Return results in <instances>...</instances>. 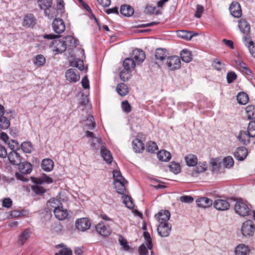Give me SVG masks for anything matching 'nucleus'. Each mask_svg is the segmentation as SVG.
I'll use <instances>...</instances> for the list:
<instances>
[{"label": "nucleus", "mask_w": 255, "mask_h": 255, "mask_svg": "<svg viewBox=\"0 0 255 255\" xmlns=\"http://www.w3.org/2000/svg\"><path fill=\"white\" fill-rule=\"evenodd\" d=\"M235 212L241 216H252L255 220V211H252L246 201L238 200L234 205Z\"/></svg>", "instance_id": "f257e3e1"}, {"label": "nucleus", "mask_w": 255, "mask_h": 255, "mask_svg": "<svg viewBox=\"0 0 255 255\" xmlns=\"http://www.w3.org/2000/svg\"><path fill=\"white\" fill-rule=\"evenodd\" d=\"M43 37L47 39H54L51 42L50 47L56 54L66 51V46L62 39H58L59 36L54 34H45Z\"/></svg>", "instance_id": "f03ea898"}, {"label": "nucleus", "mask_w": 255, "mask_h": 255, "mask_svg": "<svg viewBox=\"0 0 255 255\" xmlns=\"http://www.w3.org/2000/svg\"><path fill=\"white\" fill-rule=\"evenodd\" d=\"M166 64L167 68L171 71L178 69L181 66V61L179 57L172 56L166 59Z\"/></svg>", "instance_id": "7ed1b4c3"}, {"label": "nucleus", "mask_w": 255, "mask_h": 255, "mask_svg": "<svg viewBox=\"0 0 255 255\" xmlns=\"http://www.w3.org/2000/svg\"><path fill=\"white\" fill-rule=\"evenodd\" d=\"M241 231L245 237L252 236L255 232V225L253 221L247 220L243 224Z\"/></svg>", "instance_id": "20e7f679"}, {"label": "nucleus", "mask_w": 255, "mask_h": 255, "mask_svg": "<svg viewBox=\"0 0 255 255\" xmlns=\"http://www.w3.org/2000/svg\"><path fill=\"white\" fill-rule=\"evenodd\" d=\"M86 136L91 138V146L93 150L98 149L102 144V140L101 137H97L94 134L90 131H86Z\"/></svg>", "instance_id": "39448f33"}, {"label": "nucleus", "mask_w": 255, "mask_h": 255, "mask_svg": "<svg viewBox=\"0 0 255 255\" xmlns=\"http://www.w3.org/2000/svg\"><path fill=\"white\" fill-rule=\"evenodd\" d=\"M65 77L69 82L76 83L80 80V76L76 69L70 68L65 72Z\"/></svg>", "instance_id": "423d86ee"}, {"label": "nucleus", "mask_w": 255, "mask_h": 255, "mask_svg": "<svg viewBox=\"0 0 255 255\" xmlns=\"http://www.w3.org/2000/svg\"><path fill=\"white\" fill-rule=\"evenodd\" d=\"M52 27L54 31L58 34L63 33L65 30V25L63 20L61 18H55L52 23Z\"/></svg>", "instance_id": "0eeeda50"}, {"label": "nucleus", "mask_w": 255, "mask_h": 255, "mask_svg": "<svg viewBox=\"0 0 255 255\" xmlns=\"http://www.w3.org/2000/svg\"><path fill=\"white\" fill-rule=\"evenodd\" d=\"M158 235L162 237H168L171 230V226L168 223H160L159 224L157 229Z\"/></svg>", "instance_id": "6e6552de"}, {"label": "nucleus", "mask_w": 255, "mask_h": 255, "mask_svg": "<svg viewBox=\"0 0 255 255\" xmlns=\"http://www.w3.org/2000/svg\"><path fill=\"white\" fill-rule=\"evenodd\" d=\"M130 58L138 64L142 63L145 59V55L144 51L139 49L133 50L130 55Z\"/></svg>", "instance_id": "1a4fd4ad"}, {"label": "nucleus", "mask_w": 255, "mask_h": 255, "mask_svg": "<svg viewBox=\"0 0 255 255\" xmlns=\"http://www.w3.org/2000/svg\"><path fill=\"white\" fill-rule=\"evenodd\" d=\"M95 228L97 232L103 237L109 236L112 232V230L110 227L106 226L105 223L103 222H101L97 224Z\"/></svg>", "instance_id": "9d476101"}, {"label": "nucleus", "mask_w": 255, "mask_h": 255, "mask_svg": "<svg viewBox=\"0 0 255 255\" xmlns=\"http://www.w3.org/2000/svg\"><path fill=\"white\" fill-rule=\"evenodd\" d=\"M75 224L77 229L82 232L88 230L91 226L90 221L86 218L77 219Z\"/></svg>", "instance_id": "9b49d317"}, {"label": "nucleus", "mask_w": 255, "mask_h": 255, "mask_svg": "<svg viewBox=\"0 0 255 255\" xmlns=\"http://www.w3.org/2000/svg\"><path fill=\"white\" fill-rule=\"evenodd\" d=\"M229 10L231 14L235 17H240L242 14L241 5L237 1H233L231 3Z\"/></svg>", "instance_id": "f8f14e48"}, {"label": "nucleus", "mask_w": 255, "mask_h": 255, "mask_svg": "<svg viewBox=\"0 0 255 255\" xmlns=\"http://www.w3.org/2000/svg\"><path fill=\"white\" fill-rule=\"evenodd\" d=\"M214 207L219 211H226L229 209L230 204L226 200L217 199L213 202Z\"/></svg>", "instance_id": "ddd939ff"}, {"label": "nucleus", "mask_w": 255, "mask_h": 255, "mask_svg": "<svg viewBox=\"0 0 255 255\" xmlns=\"http://www.w3.org/2000/svg\"><path fill=\"white\" fill-rule=\"evenodd\" d=\"M170 217V213L167 210H161L155 215L159 224L167 223Z\"/></svg>", "instance_id": "4468645a"}, {"label": "nucleus", "mask_w": 255, "mask_h": 255, "mask_svg": "<svg viewBox=\"0 0 255 255\" xmlns=\"http://www.w3.org/2000/svg\"><path fill=\"white\" fill-rule=\"evenodd\" d=\"M7 158L9 162L14 165H18L21 163V157L16 151H11L8 154Z\"/></svg>", "instance_id": "2eb2a0df"}, {"label": "nucleus", "mask_w": 255, "mask_h": 255, "mask_svg": "<svg viewBox=\"0 0 255 255\" xmlns=\"http://www.w3.org/2000/svg\"><path fill=\"white\" fill-rule=\"evenodd\" d=\"M53 212L55 217L59 220L65 219L68 215L67 210L63 209L62 205L61 206H56Z\"/></svg>", "instance_id": "dca6fc26"}, {"label": "nucleus", "mask_w": 255, "mask_h": 255, "mask_svg": "<svg viewBox=\"0 0 255 255\" xmlns=\"http://www.w3.org/2000/svg\"><path fill=\"white\" fill-rule=\"evenodd\" d=\"M237 137L240 142L244 145L248 144L250 142V138H253L246 130L240 131Z\"/></svg>", "instance_id": "f3484780"}, {"label": "nucleus", "mask_w": 255, "mask_h": 255, "mask_svg": "<svg viewBox=\"0 0 255 255\" xmlns=\"http://www.w3.org/2000/svg\"><path fill=\"white\" fill-rule=\"evenodd\" d=\"M64 42V45L66 46V50L72 49L75 48L77 45V41L72 36H67L62 38Z\"/></svg>", "instance_id": "a211bd4d"}, {"label": "nucleus", "mask_w": 255, "mask_h": 255, "mask_svg": "<svg viewBox=\"0 0 255 255\" xmlns=\"http://www.w3.org/2000/svg\"><path fill=\"white\" fill-rule=\"evenodd\" d=\"M248 155V150L245 147H240L237 149L234 153L236 159L238 160H243Z\"/></svg>", "instance_id": "6ab92c4d"}, {"label": "nucleus", "mask_w": 255, "mask_h": 255, "mask_svg": "<svg viewBox=\"0 0 255 255\" xmlns=\"http://www.w3.org/2000/svg\"><path fill=\"white\" fill-rule=\"evenodd\" d=\"M101 154L104 160L107 163H111L113 161V156L111 151L104 146L101 147Z\"/></svg>", "instance_id": "aec40b11"}, {"label": "nucleus", "mask_w": 255, "mask_h": 255, "mask_svg": "<svg viewBox=\"0 0 255 255\" xmlns=\"http://www.w3.org/2000/svg\"><path fill=\"white\" fill-rule=\"evenodd\" d=\"M55 248L61 249L55 255H72V251L64 244L57 245Z\"/></svg>", "instance_id": "412c9836"}, {"label": "nucleus", "mask_w": 255, "mask_h": 255, "mask_svg": "<svg viewBox=\"0 0 255 255\" xmlns=\"http://www.w3.org/2000/svg\"><path fill=\"white\" fill-rule=\"evenodd\" d=\"M197 206L201 208H206L210 207L213 204V201L207 197H202L196 201Z\"/></svg>", "instance_id": "4be33fe9"}, {"label": "nucleus", "mask_w": 255, "mask_h": 255, "mask_svg": "<svg viewBox=\"0 0 255 255\" xmlns=\"http://www.w3.org/2000/svg\"><path fill=\"white\" fill-rule=\"evenodd\" d=\"M238 26L240 31L244 34H248L250 32V25L245 19H241L239 21Z\"/></svg>", "instance_id": "5701e85b"}, {"label": "nucleus", "mask_w": 255, "mask_h": 255, "mask_svg": "<svg viewBox=\"0 0 255 255\" xmlns=\"http://www.w3.org/2000/svg\"><path fill=\"white\" fill-rule=\"evenodd\" d=\"M42 168L46 172L52 171L54 167V162L49 158H46L42 160L41 163Z\"/></svg>", "instance_id": "b1692460"}, {"label": "nucleus", "mask_w": 255, "mask_h": 255, "mask_svg": "<svg viewBox=\"0 0 255 255\" xmlns=\"http://www.w3.org/2000/svg\"><path fill=\"white\" fill-rule=\"evenodd\" d=\"M120 12L124 16L129 17L133 14L134 9L131 6L125 4L121 6Z\"/></svg>", "instance_id": "393cba45"}, {"label": "nucleus", "mask_w": 255, "mask_h": 255, "mask_svg": "<svg viewBox=\"0 0 255 255\" xmlns=\"http://www.w3.org/2000/svg\"><path fill=\"white\" fill-rule=\"evenodd\" d=\"M125 182V180L114 181L115 188L119 194L123 195L126 192V188Z\"/></svg>", "instance_id": "a878e982"}, {"label": "nucleus", "mask_w": 255, "mask_h": 255, "mask_svg": "<svg viewBox=\"0 0 255 255\" xmlns=\"http://www.w3.org/2000/svg\"><path fill=\"white\" fill-rule=\"evenodd\" d=\"M30 231L29 229H26L23 231L19 236L18 243L22 246L27 241L30 235Z\"/></svg>", "instance_id": "bb28decb"}, {"label": "nucleus", "mask_w": 255, "mask_h": 255, "mask_svg": "<svg viewBox=\"0 0 255 255\" xmlns=\"http://www.w3.org/2000/svg\"><path fill=\"white\" fill-rule=\"evenodd\" d=\"M132 148L135 152H141L144 149V144L140 139L136 138L132 141Z\"/></svg>", "instance_id": "cd10ccee"}, {"label": "nucleus", "mask_w": 255, "mask_h": 255, "mask_svg": "<svg viewBox=\"0 0 255 255\" xmlns=\"http://www.w3.org/2000/svg\"><path fill=\"white\" fill-rule=\"evenodd\" d=\"M158 159L161 161H168L171 157V153L165 150H162L159 151L157 154Z\"/></svg>", "instance_id": "c85d7f7f"}, {"label": "nucleus", "mask_w": 255, "mask_h": 255, "mask_svg": "<svg viewBox=\"0 0 255 255\" xmlns=\"http://www.w3.org/2000/svg\"><path fill=\"white\" fill-rule=\"evenodd\" d=\"M44 10L45 15L49 19H52L57 15V9L52 6V5Z\"/></svg>", "instance_id": "c756f323"}, {"label": "nucleus", "mask_w": 255, "mask_h": 255, "mask_svg": "<svg viewBox=\"0 0 255 255\" xmlns=\"http://www.w3.org/2000/svg\"><path fill=\"white\" fill-rule=\"evenodd\" d=\"M19 165V170L21 173L29 174L32 170V165L30 163L23 162Z\"/></svg>", "instance_id": "7c9ffc66"}, {"label": "nucleus", "mask_w": 255, "mask_h": 255, "mask_svg": "<svg viewBox=\"0 0 255 255\" xmlns=\"http://www.w3.org/2000/svg\"><path fill=\"white\" fill-rule=\"evenodd\" d=\"M208 168L207 164L206 162H199L196 168H194L192 172V176H196V174L199 173L205 172Z\"/></svg>", "instance_id": "2f4dec72"}, {"label": "nucleus", "mask_w": 255, "mask_h": 255, "mask_svg": "<svg viewBox=\"0 0 255 255\" xmlns=\"http://www.w3.org/2000/svg\"><path fill=\"white\" fill-rule=\"evenodd\" d=\"M236 255H247L249 252L248 247L244 244H239L235 251Z\"/></svg>", "instance_id": "473e14b6"}, {"label": "nucleus", "mask_w": 255, "mask_h": 255, "mask_svg": "<svg viewBox=\"0 0 255 255\" xmlns=\"http://www.w3.org/2000/svg\"><path fill=\"white\" fill-rule=\"evenodd\" d=\"M187 165L189 166H194L197 164L198 159L195 155L190 154L185 157Z\"/></svg>", "instance_id": "72a5a7b5"}, {"label": "nucleus", "mask_w": 255, "mask_h": 255, "mask_svg": "<svg viewBox=\"0 0 255 255\" xmlns=\"http://www.w3.org/2000/svg\"><path fill=\"white\" fill-rule=\"evenodd\" d=\"M136 63L130 57L126 58L123 62L124 69L130 71L131 69H134Z\"/></svg>", "instance_id": "f704fd0d"}, {"label": "nucleus", "mask_w": 255, "mask_h": 255, "mask_svg": "<svg viewBox=\"0 0 255 255\" xmlns=\"http://www.w3.org/2000/svg\"><path fill=\"white\" fill-rule=\"evenodd\" d=\"M117 91L120 96H125L128 93V87L125 83L119 84L117 86Z\"/></svg>", "instance_id": "c9c22d12"}, {"label": "nucleus", "mask_w": 255, "mask_h": 255, "mask_svg": "<svg viewBox=\"0 0 255 255\" xmlns=\"http://www.w3.org/2000/svg\"><path fill=\"white\" fill-rule=\"evenodd\" d=\"M238 102L240 105H246L249 101V96L245 92L239 93L237 96Z\"/></svg>", "instance_id": "e433bc0d"}, {"label": "nucleus", "mask_w": 255, "mask_h": 255, "mask_svg": "<svg viewBox=\"0 0 255 255\" xmlns=\"http://www.w3.org/2000/svg\"><path fill=\"white\" fill-rule=\"evenodd\" d=\"M70 65L72 67L78 68L80 70L84 69L83 61L79 58H75L70 62Z\"/></svg>", "instance_id": "4c0bfd02"}, {"label": "nucleus", "mask_w": 255, "mask_h": 255, "mask_svg": "<svg viewBox=\"0 0 255 255\" xmlns=\"http://www.w3.org/2000/svg\"><path fill=\"white\" fill-rule=\"evenodd\" d=\"M180 56L182 60L186 63L190 62L192 60V54L190 51L183 49L180 52Z\"/></svg>", "instance_id": "58836bf2"}, {"label": "nucleus", "mask_w": 255, "mask_h": 255, "mask_svg": "<svg viewBox=\"0 0 255 255\" xmlns=\"http://www.w3.org/2000/svg\"><path fill=\"white\" fill-rule=\"evenodd\" d=\"M247 118L249 120L255 119V107L253 105H249L246 109Z\"/></svg>", "instance_id": "ea45409f"}, {"label": "nucleus", "mask_w": 255, "mask_h": 255, "mask_svg": "<svg viewBox=\"0 0 255 255\" xmlns=\"http://www.w3.org/2000/svg\"><path fill=\"white\" fill-rule=\"evenodd\" d=\"M10 126V122L5 117H0V130L7 129Z\"/></svg>", "instance_id": "a19ab883"}, {"label": "nucleus", "mask_w": 255, "mask_h": 255, "mask_svg": "<svg viewBox=\"0 0 255 255\" xmlns=\"http://www.w3.org/2000/svg\"><path fill=\"white\" fill-rule=\"evenodd\" d=\"M155 57L156 60L163 61L166 57V50L162 48H157L155 52Z\"/></svg>", "instance_id": "79ce46f5"}, {"label": "nucleus", "mask_w": 255, "mask_h": 255, "mask_svg": "<svg viewBox=\"0 0 255 255\" xmlns=\"http://www.w3.org/2000/svg\"><path fill=\"white\" fill-rule=\"evenodd\" d=\"M85 126L90 129L94 128L96 127V123L95 122L94 117L90 115H89L86 120Z\"/></svg>", "instance_id": "37998d69"}, {"label": "nucleus", "mask_w": 255, "mask_h": 255, "mask_svg": "<svg viewBox=\"0 0 255 255\" xmlns=\"http://www.w3.org/2000/svg\"><path fill=\"white\" fill-rule=\"evenodd\" d=\"M33 63L37 67L43 66L45 63V58L42 55H38L34 58Z\"/></svg>", "instance_id": "c03bdc74"}, {"label": "nucleus", "mask_w": 255, "mask_h": 255, "mask_svg": "<svg viewBox=\"0 0 255 255\" xmlns=\"http://www.w3.org/2000/svg\"><path fill=\"white\" fill-rule=\"evenodd\" d=\"M52 0H37V4L41 9H45L52 5Z\"/></svg>", "instance_id": "a18cd8bd"}, {"label": "nucleus", "mask_w": 255, "mask_h": 255, "mask_svg": "<svg viewBox=\"0 0 255 255\" xmlns=\"http://www.w3.org/2000/svg\"><path fill=\"white\" fill-rule=\"evenodd\" d=\"M32 144L30 142L24 141L21 145V149L25 153H29L32 150Z\"/></svg>", "instance_id": "49530a36"}, {"label": "nucleus", "mask_w": 255, "mask_h": 255, "mask_svg": "<svg viewBox=\"0 0 255 255\" xmlns=\"http://www.w3.org/2000/svg\"><path fill=\"white\" fill-rule=\"evenodd\" d=\"M24 23L28 27L34 25L35 21L33 15L29 14L26 15L24 19Z\"/></svg>", "instance_id": "de8ad7c7"}, {"label": "nucleus", "mask_w": 255, "mask_h": 255, "mask_svg": "<svg viewBox=\"0 0 255 255\" xmlns=\"http://www.w3.org/2000/svg\"><path fill=\"white\" fill-rule=\"evenodd\" d=\"M123 199L124 204L128 208H133L134 204L130 197L124 195V196H123Z\"/></svg>", "instance_id": "09e8293b"}, {"label": "nucleus", "mask_w": 255, "mask_h": 255, "mask_svg": "<svg viewBox=\"0 0 255 255\" xmlns=\"http://www.w3.org/2000/svg\"><path fill=\"white\" fill-rule=\"evenodd\" d=\"M143 237L145 240V244L149 250H151L152 248V243L149 233L148 232H143Z\"/></svg>", "instance_id": "8fccbe9b"}, {"label": "nucleus", "mask_w": 255, "mask_h": 255, "mask_svg": "<svg viewBox=\"0 0 255 255\" xmlns=\"http://www.w3.org/2000/svg\"><path fill=\"white\" fill-rule=\"evenodd\" d=\"M178 37L184 39L190 40L192 37V35L190 32L185 30H180L177 32Z\"/></svg>", "instance_id": "3c124183"}, {"label": "nucleus", "mask_w": 255, "mask_h": 255, "mask_svg": "<svg viewBox=\"0 0 255 255\" xmlns=\"http://www.w3.org/2000/svg\"><path fill=\"white\" fill-rule=\"evenodd\" d=\"M118 240L120 244L122 246V248L124 251H128L129 250L130 247L128 245L127 241L122 236H119Z\"/></svg>", "instance_id": "603ef678"}, {"label": "nucleus", "mask_w": 255, "mask_h": 255, "mask_svg": "<svg viewBox=\"0 0 255 255\" xmlns=\"http://www.w3.org/2000/svg\"><path fill=\"white\" fill-rule=\"evenodd\" d=\"M120 77L123 81H128L130 77V71L124 69L120 72Z\"/></svg>", "instance_id": "864d4df0"}, {"label": "nucleus", "mask_w": 255, "mask_h": 255, "mask_svg": "<svg viewBox=\"0 0 255 255\" xmlns=\"http://www.w3.org/2000/svg\"><path fill=\"white\" fill-rule=\"evenodd\" d=\"M170 170L173 172L174 174H178L180 172V166L178 163L172 162L169 166Z\"/></svg>", "instance_id": "5fc2aeb1"}, {"label": "nucleus", "mask_w": 255, "mask_h": 255, "mask_svg": "<svg viewBox=\"0 0 255 255\" xmlns=\"http://www.w3.org/2000/svg\"><path fill=\"white\" fill-rule=\"evenodd\" d=\"M157 145L154 141H149L147 144L146 151L149 152L153 153L157 150Z\"/></svg>", "instance_id": "6e6d98bb"}, {"label": "nucleus", "mask_w": 255, "mask_h": 255, "mask_svg": "<svg viewBox=\"0 0 255 255\" xmlns=\"http://www.w3.org/2000/svg\"><path fill=\"white\" fill-rule=\"evenodd\" d=\"M121 108L123 111L126 113H129L131 111V107L127 100H125L122 102Z\"/></svg>", "instance_id": "4d7b16f0"}, {"label": "nucleus", "mask_w": 255, "mask_h": 255, "mask_svg": "<svg viewBox=\"0 0 255 255\" xmlns=\"http://www.w3.org/2000/svg\"><path fill=\"white\" fill-rule=\"evenodd\" d=\"M245 45L248 47L251 55L253 57H255V42L250 40L248 44L245 43Z\"/></svg>", "instance_id": "13d9d810"}, {"label": "nucleus", "mask_w": 255, "mask_h": 255, "mask_svg": "<svg viewBox=\"0 0 255 255\" xmlns=\"http://www.w3.org/2000/svg\"><path fill=\"white\" fill-rule=\"evenodd\" d=\"M253 138L255 137V121H251L250 122L248 130H247Z\"/></svg>", "instance_id": "bf43d9fd"}, {"label": "nucleus", "mask_w": 255, "mask_h": 255, "mask_svg": "<svg viewBox=\"0 0 255 255\" xmlns=\"http://www.w3.org/2000/svg\"><path fill=\"white\" fill-rule=\"evenodd\" d=\"M223 162L225 167L231 168L234 165V159L231 156L225 157L223 159Z\"/></svg>", "instance_id": "052dcab7"}, {"label": "nucleus", "mask_w": 255, "mask_h": 255, "mask_svg": "<svg viewBox=\"0 0 255 255\" xmlns=\"http://www.w3.org/2000/svg\"><path fill=\"white\" fill-rule=\"evenodd\" d=\"M48 204L50 206L53 208L55 209L56 206H61L62 204L61 201L57 199H51L48 202Z\"/></svg>", "instance_id": "680f3d73"}, {"label": "nucleus", "mask_w": 255, "mask_h": 255, "mask_svg": "<svg viewBox=\"0 0 255 255\" xmlns=\"http://www.w3.org/2000/svg\"><path fill=\"white\" fill-rule=\"evenodd\" d=\"M32 189L34 193L40 195L46 192V190L44 187L38 185L33 186Z\"/></svg>", "instance_id": "e2e57ef3"}, {"label": "nucleus", "mask_w": 255, "mask_h": 255, "mask_svg": "<svg viewBox=\"0 0 255 255\" xmlns=\"http://www.w3.org/2000/svg\"><path fill=\"white\" fill-rule=\"evenodd\" d=\"M148 250L149 249L146 246L145 244H142L138 248V253L139 255H147Z\"/></svg>", "instance_id": "0e129e2a"}, {"label": "nucleus", "mask_w": 255, "mask_h": 255, "mask_svg": "<svg viewBox=\"0 0 255 255\" xmlns=\"http://www.w3.org/2000/svg\"><path fill=\"white\" fill-rule=\"evenodd\" d=\"M237 79L236 74L233 71L229 72L227 75V80L228 83L233 82Z\"/></svg>", "instance_id": "69168bd1"}, {"label": "nucleus", "mask_w": 255, "mask_h": 255, "mask_svg": "<svg viewBox=\"0 0 255 255\" xmlns=\"http://www.w3.org/2000/svg\"><path fill=\"white\" fill-rule=\"evenodd\" d=\"M212 65L216 70L221 71L223 68L224 64L221 61L215 59L213 61Z\"/></svg>", "instance_id": "338daca9"}, {"label": "nucleus", "mask_w": 255, "mask_h": 255, "mask_svg": "<svg viewBox=\"0 0 255 255\" xmlns=\"http://www.w3.org/2000/svg\"><path fill=\"white\" fill-rule=\"evenodd\" d=\"M212 170L213 171H218L220 167V162H219L216 159H213L211 162Z\"/></svg>", "instance_id": "774afa93"}]
</instances>
